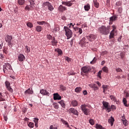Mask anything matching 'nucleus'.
Masks as SVG:
<instances>
[{"mask_svg":"<svg viewBox=\"0 0 129 129\" xmlns=\"http://www.w3.org/2000/svg\"><path fill=\"white\" fill-rule=\"evenodd\" d=\"M98 31L101 35H104L105 36H107V35H108L110 33L109 28L106 27L105 26H101L98 29Z\"/></svg>","mask_w":129,"mask_h":129,"instance_id":"nucleus-1","label":"nucleus"},{"mask_svg":"<svg viewBox=\"0 0 129 129\" xmlns=\"http://www.w3.org/2000/svg\"><path fill=\"white\" fill-rule=\"evenodd\" d=\"M91 71V67L90 66H87L83 67L81 68V74L82 76H88V74H89V72Z\"/></svg>","mask_w":129,"mask_h":129,"instance_id":"nucleus-2","label":"nucleus"},{"mask_svg":"<svg viewBox=\"0 0 129 129\" xmlns=\"http://www.w3.org/2000/svg\"><path fill=\"white\" fill-rule=\"evenodd\" d=\"M86 107H87L86 104H82L81 106V109H82L83 112H84V114L85 115H89V114H90V109L87 108Z\"/></svg>","mask_w":129,"mask_h":129,"instance_id":"nucleus-3","label":"nucleus"},{"mask_svg":"<svg viewBox=\"0 0 129 129\" xmlns=\"http://www.w3.org/2000/svg\"><path fill=\"white\" fill-rule=\"evenodd\" d=\"M63 29L66 32V36L67 37V39L69 40L70 38H72L73 35V33H72V31L68 27L64 26Z\"/></svg>","mask_w":129,"mask_h":129,"instance_id":"nucleus-4","label":"nucleus"},{"mask_svg":"<svg viewBox=\"0 0 129 129\" xmlns=\"http://www.w3.org/2000/svg\"><path fill=\"white\" fill-rule=\"evenodd\" d=\"M109 103L106 101H103V109H105L107 112H110L111 111V108H110V105H109Z\"/></svg>","mask_w":129,"mask_h":129,"instance_id":"nucleus-5","label":"nucleus"},{"mask_svg":"<svg viewBox=\"0 0 129 129\" xmlns=\"http://www.w3.org/2000/svg\"><path fill=\"white\" fill-rule=\"evenodd\" d=\"M75 3V0H71L70 1L67 2L62 1V5H63V6H66L67 7H72V5H74Z\"/></svg>","mask_w":129,"mask_h":129,"instance_id":"nucleus-6","label":"nucleus"},{"mask_svg":"<svg viewBox=\"0 0 129 129\" xmlns=\"http://www.w3.org/2000/svg\"><path fill=\"white\" fill-rule=\"evenodd\" d=\"M86 39H87L90 42H93L96 38H97V36L95 34H89L88 36H86Z\"/></svg>","mask_w":129,"mask_h":129,"instance_id":"nucleus-7","label":"nucleus"},{"mask_svg":"<svg viewBox=\"0 0 129 129\" xmlns=\"http://www.w3.org/2000/svg\"><path fill=\"white\" fill-rule=\"evenodd\" d=\"M44 7H47L49 11H50V12H52L54 10V7H53V6H52V4L50 3L49 2H46L43 4Z\"/></svg>","mask_w":129,"mask_h":129,"instance_id":"nucleus-8","label":"nucleus"},{"mask_svg":"<svg viewBox=\"0 0 129 129\" xmlns=\"http://www.w3.org/2000/svg\"><path fill=\"white\" fill-rule=\"evenodd\" d=\"M34 8V4H30V5H26V6L25 7V10L26 11H33Z\"/></svg>","mask_w":129,"mask_h":129,"instance_id":"nucleus-9","label":"nucleus"},{"mask_svg":"<svg viewBox=\"0 0 129 129\" xmlns=\"http://www.w3.org/2000/svg\"><path fill=\"white\" fill-rule=\"evenodd\" d=\"M86 38L85 37H83V38L80 40L79 44L82 47L85 46L86 44L88 43V42H86Z\"/></svg>","mask_w":129,"mask_h":129,"instance_id":"nucleus-10","label":"nucleus"},{"mask_svg":"<svg viewBox=\"0 0 129 129\" xmlns=\"http://www.w3.org/2000/svg\"><path fill=\"white\" fill-rule=\"evenodd\" d=\"M53 99L54 100H61V99H62V97H61L58 93H54Z\"/></svg>","mask_w":129,"mask_h":129,"instance_id":"nucleus-11","label":"nucleus"},{"mask_svg":"<svg viewBox=\"0 0 129 129\" xmlns=\"http://www.w3.org/2000/svg\"><path fill=\"white\" fill-rule=\"evenodd\" d=\"M69 111H71L72 113H73L75 115H79V112L74 108H70L69 109Z\"/></svg>","mask_w":129,"mask_h":129,"instance_id":"nucleus-12","label":"nucleus"},{"mask_svg":"<svg viewBox=\"0 0 129 129\" xmlns=\"http://www.w3.org/2000/svg\"><path fill=\"white\" fill-rule=\"evenodd\" d=\"M26 60V57H25V55L24 54L20 53L18 55V60L20 62H23V61H25Z\"/></svg>","mask_w":129,"mask_h":129,"instance_id":"nucleus-13","label":"nucleus"},{"mask_svg":"<svg viewBox=\"0 0 129 129\" xmlns=\"http://www.w3.org/2000/svg\"><path fill=\"white\" fill-rule=\"evenodd\" d=\"M40 93L42 95H46V96H49L50 95V93L47 91V90L44 89L40 90Z\"/></svg>","mask_w":129,"mask_h":129,"instance_id":"nucleus-14","label":"nucleus"},{"mask_svg":"<svg viewBox=\"0 0 129 129\" xmlns=\"http://www.w3.org/2000/svg\"><path fill=\"white\" fill-rule=\"evenodd\" d=\"M71 105L73 107H76L78 106V101L76 100H73L71 102Z\"/></svg>","mask_w":129,"mask_h":129,"instance_id":"nucleus-15","label":"nucleus"},{"mask_svg":"<svg viewBox=\"0 0 129 129\" xmlns=\"http://www.w3.org/2000/svg\"><path fill=\"white\" fill-rule=\"evenodd\" d=\"M33 93H34V91H33L32 88H28L27 90H26L24 92V94L32 95V94H33Z\"/></svg>","mask_w":129,"mask_h":129,"instance_id":"nucleus-16","label":"nucleus"},{"mask_svg":"<svg viewBox=\"0 0 129 129\" xmlns=\"http://www.w3.org/2000/svg\"><path fill=\"white\" fill-rule=\"evenodd\" d=\"M51 45L52 46H57V44H58V41H57V40H56V38H55V37H53L52 39H51Z\"/></svg>","mask_w":129,"mask_h":129,"instance_id":"nucleus-17","label":"nucleus"},{"mask_svg":"<svg viewBox=\"0 0 129 129\" xmlns=\"http://www.w3.org/2000/svg\"><path fill=\"white\" fill-rule=\"evenodd\" d=\"M54 51L55 52H57L58 53V56H62V55H63V51L59 48H55Z\"/></svg>","mask_w":129,"mask_h":129,"instance_id":"nucleus-18","label":"nucleus"},{"mask_svg":"<svg viewBox=\"0 0 129 129\" xmlns=\"http://www.w3.org/2000/svg\"><path fill=\"white\" fill-rule=\"evenodd\" d=\"M117 15H114L109 18V22H114L117 20Z\"/></svg>","mask_w":129,"mask_h":129,"instance_id":"nucleus-19","label":"nucleus"},{"mask_svg":"<svg viewBox=\"0 0 129 129\" xmlns=\"http://www.w3.org/2000/svg\"><path fill=\"white\" fill-rule=\"evenodd\" d=\"M108 122L111 125V126L113 125V122H114V118L111 116L110 118L108 119Z\"/></svg>","mask_w":129,"mask_h":129,"instance_id":"nucleus-20","label":"nucleus"},{"mask_svg":"<svg viewBox=\"0 0 129 129\" xmlns=\"http://www.w3.org/2000/svg\"><path fill=\"white\" fill-rule=\"evenodd\" d=\"M115 32V30H114V29H112V30L110 32V35L109 36V40H111V39H113L114 38Z\"/></svg>","mask_w":129,"mask_h":129,"instance_id":"nucleus-21","label":"nucleus"},{"mask_svg":"<svg viewBox=\"0 0 129 129\" xmlns=\"http://www.w3.org/2000/svg\"><path fill=\"white\" fill-rule=\"evenodd\" d=\"M67 9L65 6H63L62 5L59 6L58 7V11L60 12V13H63V12L66 11Z\"/></svg>","mask_w":129,"mask_h":129,"instance_id":"nucleus-22","label":"nucleus"},{"mask_svg":"<svg viewBox=\"0 0 129 129\" xmlns=\"http://www.w3.org/2000/svg\"><path fill=\"white\" fill-rule=\"evenodd\" d=\"M58 103H59L61 107L63 108H65L66 107V104H65V101H64V100H61L60 101L58 102Z\"/></svg>","mask_w":129,"mask_h":129,"instance_id":"nucleus-23","label":"nucleus"},{"mask_svg":"<svg viewBox=\"0 0 129 129\" xmlns=\"http://www.w3.org/2000/svg\"><path fill=\"white\" fill-rule=\"evenodd\" d=\"M89 87L92 88L94 90H97L98 89V87H97L95 84L89 85Z\"/></svg>","mask_w":129,"mask_h":129,"instance_id":"nucleus-24","label":"nucleus"},{"mask_svg":"<svg viewBox=\"0 0 129 129\" xmlns=\"http://www.w3.org/2000/svg\"><path fill=\"white\" fill-rule=\"evenodd\" d=\"M5 40L7 42H12V40H13V36L8 35Z\"/></svg>","mask_w":129,"mask_h":129,"instance_id":"nucleus-25","label":"nucleus"},{"mask_svg":"<svg viewBox=\"0 0 129 129\" xmlns=\"http://www.w3.org/2000/svg\"><path fill=\"white\" fill-rule=\"evenodd\" d=\"M102 87L103 89V93H105V94L106 93H105V92L107 91V89H108V86L103 85Z\"/></svg>","mask_w":129,"mask_h":129,"instance_id":"nucleus-26","label":"nucleus"},{"mask_svg":"<svg viewBox=\"0 0 129 129\" xmlns=\"http://www.w3.org/2000/svg\"><path fill=\"white\" fill-rule=\"evenodd\" d=\"M74 31H79V33H80V35H81L82 34V29L79 28V27H76L74 28Z\"/></svg>","mask_w":129,"mask_h":129,"instance_id":"nucleus-27","label":"nucleus"},{"mask_svg":"<svg viewBox=\"0 0 129 129\" xmlns=\"http://www.w3.org/2000/svg\"><path fill=\"white\" fill-rule=\"evenodd\" d=\"M4 66L6 67L7 68H8V69H9V70H12V66L9 63H8V62L5 63L4 64Z\"/></svg>","mask_w":129,"mask_h":129,"instance_id":"nucleus-28","label":"nucleus"},{"mask_svg":"<svg viewBox=\"0 0 129 129\" xmlns=\"http://www.w3.org/2000/svg\"><path fill=\"white\" fill-rule=\"evenodd\" d=\"M81 90H82V88L80 87H78L75 89V91L77 92V93H80Z\"/></svg>","mask_w":129,"mask_h":129,"instance_id":"nucleus-29","label":"nucleus"},{"mask_svg":"<svg viewBox=\"0 0 129 129\" xmlns=\"http://www.w3.org/2000/svg\"><path fill=\"white\" fill-rule=\"evenodd\" d=\"M3 72L4 73L7 74L9 72V68L3 65Z\"/></svg>","mask_w":129,"mask_h":129,"instance_id":"nucleus-30","label":"nucleus"},{"mask_svg":"<svg viewBox=\"0 0 129 129\" xmlns=\"http://www.w3.org/2000/svg\"><path fill=\"white\" fill-rule=\"evenodd\" d=\"M59 31H60V28L58 27L55 26L52 31V33H57V32H59Z\"/></svg>","mask_w":129,"mask_h":129,"instance_id":"nucleus-31","label":"nucleus"},{"mask_svg":"<svg viewBox=\"0 0 129 129\" xmlns=\"http://www.w3.org/2000/svg\"><path fill=\"white\" fill-rule=\"evenodd\" d=\"M93 3L94 4V6L95 8H97V9H98L99 7V3L97 2V0H93Z\"/></svg>","mask_w":129,"mask_h":129,"instance_id":"nucleus-32","label":"nucleus"},{"mask_svg":"<svg viewBox=\"0 0 129 129\" xmlns=\"http://www.w3.org/2000/svg\"><path fill=\"white\" fill-rule=\"evenodd\" d=\"M85 11H87L88 12L89 10H90V5L89 4H87L84 6Z\"/></svg>","mask_w":129,"mask_h":129,"instance_id":"nucleus-33","label":"nucleus"},{"mask_svg":"<svg viewBox=\"0 0 129 129\" xmlns=\"http://www.w3.org/2000/svg\"><path fill=\"white\" fill-rule=\"evenodd\" d=\"M61 122H62L63 124L67 125V127H69V124L68 123V122L66 121L64 119H61Z\"/></svg>","mask_w":129,"mask_h":129,"instance_id":"nucleus-34","label":"nucleus"},{"mask_svg":"<svg viewBox=\"0 0 129 129\" xmlns=\"http://www.w3.org/2000/svg\"><path fill=\"white\" fill-rule=\"evenodd\" d=\"M102 70L104 72L107 73L108 72V68H107V67H106V66H104L102 68Z\"/></svg>","mask_w":129,"mask_h":129,"instance_id":"nucleus-35","label":"nucleus"},{"mask_svg":"<svg viewBox=\"0 0 129 129\" xmlns=\"http://www.w3.org/2000/svg\"><path fill=\"white\" fill-rule=\"evenodd\" d=\"M52 105L55 109H58V108H59V105L56 102L53 103Z\"/></svg>","mask_w":129,"mask_h":129,"instance_id":"nucleus-36","label":"nucleus"},{"mask_svg":"<svg viewBox=\"0 0 129 129\" xmlns=\"http://www.w3.org/2000/svg\"><path fill=\"white\" fill-rule=\"evenodd\" d=\"M18 3L20 6H23L25 4V0H18Z\"/></svg>","mask_w":129,"mask_h":129,"instance_id":"nucleus-37","label":"nucleus"},{"mask_svg":"<svg viewBox=\"0 0 129 129\" xmlns=\"http://www.w3.org/2000/svg\"><path fill=\"white\" fill-rule=\"evenodd\" d=\"M37 32H40L41 31H42V27L40 26H37L35 28Z\"/></svg>","mask_w":129,"mask_h":129,"instance_id":"nucleus-38","label":"nucleus"},{"mask_svg":"<svg viewBox=\"0 0 129 129\" xmlns=\"http://www.w3.org/2000/svg\"><path fill=\"white\" fill-rule=\"evenodd\" d=\"M26 25L27 27H28V28H30V29H32L33 27V24L31 22H28Z\"/></svg>","mask_w":129,"mask_h":129,"instance_id":"nucleus-39","label":"nucleus"},{"mask_svg":"<svg viewBox=\"0 0 129 129\" xmlns=\"http://www.w3.org/2000/svg\"><path fill=\"white\" fill-rule=\"evenodd\" d=\"M34 124L33 122H30L28 123V126H29V127H30L31 128H33V127H34Z\"/></svg>","mask_w":129,"mask_h":129,"instance_id":"nucleus-40","label":"nucleus"},{"mask_svg":"<svg viewBox=\"0 0 129 129\" xmlns=\"http://www.w3.org/2000/svg\"><path fill=\"white\" fill-rule=\"evenodd\" d=\"M37 24H38V25H46V22H45V21H38Z\"/></svg>","mask_w":129,"mask_h":129,"instance_id":"nucleus-41","label":"nucleus"},{"mask_svg":"<svg viewBox=\"0 0 129 129\" xmlns=\"http://www.w3.org/2000/svg\"><path fill=\"white\" fill-rule=\"evenodd\" d=\"M96 61H97V58H96V57H94L93 59L90 62V63L95 64V63H96Z\"/></svg>","mask_w":129,"mask_h":129,"instance_id":"nucleus-42","label":"nucleus"},{"mask_svg":"<svg viewBox=\"0 0 129 129\" xmlns=\"http://www.w3.org/2000/svg\"><path fill=\"white\" fill-rule=\"evenodd\" d=\"M110 98L113 101H116V98L114 97L113 95H110Z\"/></svg>","mask_w":129,"mask_h":129,"instance_id":"nucleus-43","label":"nucleus"},{"mask_svg":"<svg viewBox=\"0 0 129 129\" xmlns=\"http://www.w3.org/2000/svg\"><path fill=\"white\" fill-rule=\"evenodd\" d=\"M60 88L62 91H64V90H66V87L64 86L63 85H60Z\"/></svg>","mask_w":129,"mask_h":129,"instance_id":"nucleus-44","label":"nucleus"},{"mask_svg":"<svg viewBox=\"0 0 129 129\" xmlns=\"http://www.w3.org/2000/svg\"><path fill=\"white\" fill-rule=\"evenodd\" d=\"M75 25V24L74 23V24H73V23H70L69 24H68V26H67V27H68V28H71V27H72V28H73V27H74V25Z\"/></svg>","mask_w":129,"mask_h":129,"instance_id":"nucleus-45","label":"nucleus"},{"mask_svg":"<svg viewBox=\"0 0 129 129\" xmlns=\"http://www.w3.org/2000/svg\"><path fill=\"white\" fill-rule=\"evenodd\" d=\"M8 90H9V91H10V92L13 93L14 90H13V89L12 88V87H11V86H10L9 87H7Z\"/></svg>","mask_w":129,"mask_h":129,"instance_id":"nucleus-46","label":"nucleus"},{"mask_svg":"<svg viewBox=\"0 0 129 129\" xmlns=\"http://www.w3.org/2000/svg\"><path fill=\"white\" fill-rule=\"evenodd\" d=\"M110 108H111V109H112V110H114L116 109V106H115V105H111L110 106Z\"/></svg>","mask_w":129,"mask_h":129,"instance_id":"nucleus-47","label":"nucleus"},{"mask_svg":"<svg viewBox=\"0 0 129 129\" xmlns=\"http://www.w3.org/2000/svg\"><path fill=\"white\" fill-rule=\"evenodd\" d=\"M25 48H26V53H30V47H29L28 46L26 45L25 46Z\"/></svg>","mask_w":129,"mask_h":129,"instance_id":"nucleus-48","label":"nucleus"},{"mask_svg":"<svg viewBox=\"0 0 129 129\" xmlns=\"http://www.w3.org/2000/svg\"><path fill=\"white\" fill-rule=\"evenodd\" d=\"M5 85H6V87H9V86H11V83H10V82H9V81H6Z\"/></svg>","mask_w":129,"mask_h":129,"instance_id":"nucleus-49","label":"nucleus"},{"mask_svg":"<svg viewBox=\"0 0 129 129\" xmlns=\"http://www.w3.org/2000/svg\"><path fill=\"white\" fill-rule=\"evenodd\" d=\"M101 73H102V71H100L97 74V76L99 78H101Z\"/></svg>","mask_w":129,"mask_h":129,"instance_id":"nucleus-50","label":"nucleus"},{"mask_svg":"<svg viewBox=\"0 0 129 129\" xmlns=\"http://www.w3.org/2000/svg\"><path fill=\"white\" fill-rule=\"evenodd\" d=\"M115 6L116 7H120L121 6V2L120 1L116 2Z\"/></svg>","mask_w":129,"mask_h":129,"instance_id":"nucleus-51","label":"nucleus"},{"mask_svg":"<svg viewBox=\"0 0 129 129\" xmlns=\"http://www.w3.org/2000/svg\"><path fill=\"white\" fill-rule=\"evenodd\" d=\"M122 122H123V124H124V125H125V126H126L127 125H128V123H127V120H125L123 121Z\"/></svg>","mask_w":129,"mask_h":129,"instance_id":"nucleus-52","label":"nucleus"},{"mask_svg":"<svg viewBox=\"0 0 129 129\" xmlns=\"http://www.w3.org/2000/svg\"><path fill=\"white\" fill-rule=\"evenodd\" d=\"M47 38L48 40H52V39L53 38V37L50 34H47Z\"/></svg>","mask_w":129,"mask_h":129,"instance_id":"nucleus-53","label":"nucleus"},{"mask_svg":"<svg viewBox=\"0 0 129 129\" xmlns=\"http://www.w3.org/2000/svg\"><path fill=\"white\" fill-rule=\"evenodd\" d=\"M89 123L91 124V125H93L94 124V121L92 119H90L89 120Z\"/></svg>","mask_w":129,"mask_h":129,"instance_id":"nucleus-54","label":"nucleus"},{"mask_svg":"<svg viewBox=\"0 0 129 129\" xmlns=\"http://www.w3.org/2000/svg\"><path fill=\"white\" fill-rule=\"evenodd\" d=\"M66 60L69 63V62H71V58L68 56H66L65 57Z\"/></svg>","mask_w":129,"mask_h":129,"instance_id":"nucleus-55","label":"nucleus"},{"mask_svg":"<svg viewBox=\"0 0 129 129\" xmlns=\"http://www.w3.org/2000/svg\"><path fill=\"white\" fill-rule=\"evenodd\" d=\"M118 12L119 14H121L122 13V8L119 7L118 9Z\"/></svg>","mask_w":129,"mask_h":129,"instance_id":"nucleus-56","label":"nucleus"},{"mask_svg":"<svg viewBox=\"0 0 129 129\" xmlns=\"http://www.w3.org/2000/svg\"><path fill=\"white\" fill-rule=\"evenodd\" d=\"M30 5H35V0H28Z\"/></svg>","mask_w":129,"mask_h":129,"instance_id":"nucleus-57","label":"nucleus"},{"mask_svg":"<svg viewBox=\"0 0 129 129\" xmlns=\"http://www.w3.org/2000/svg\"><path fill=\"white\" fill-rule=\"evenodd\" d=\"M7 43L8 44V46H9L10 48L13 47V43H12V41L7 42Z\"/></svg>","mask_w":129,"mask_h":129,"instance_id":"nucleus-58","label":"nucleus"},{"mask_svg":"<svg viewBox=\"0 0 129 129\" xmlns=\"http://www.w3.org/2000/svg\"><path fill=\"white\" fill-rule=\"evenodd\" d=\"M33 121H34V122H35V123H38V122L39 121V118H34Z\"/></svg>","mask_w":129,"mask_h":129,"instance_id":"nucleus-59","label":"nucleus"},{"mask_svg":"<svg viewBox=\"0 0 129 129\" xmlns=\"http://www.w3.org/2000/svg\"><path fill=\"white\" fill-rule=\"evenodd\" d=\"M121 39H122V36H120L117 39V41L119 42V43H120V42H121Z\"/></svg>","mask_w":129,"mask_h":129,"instance_id":"nucleus-60","label":"nucleus"},{"mask_svg":"<svg viewBox=\"0 0 129 129\" xmlns=\"http://www.w3.org/2000/svg\"><path fill=\"white\" fill-rule=\"evenodd\" d=\"M116 71L117 72H122V70H121V69L118 68L117 69H116Z\"/></svg>","mask_w":129,"mask_h":129,"instance_id":"nucleus-61","label":"nucleus"},{"mask_svg":"<svg viewBox=\"0 0 129 129\" xmlns=\"http://www.w3.org/2000/svg\"><path fill=\"white\" fill-rule=\"evenodd\" d=\"M121 118L122 121H123L124 120H126V119H125V116H124V114H123V115L121 116Z\"/></svg>","mask_w":129,"mask_h":129,"instance_id":"nucleus-62","label":"nucleus"},{"mask_svg":"<svg viewBox=\"0 0 129 129\" xmlns=\"http://www.w3.org/2000/svg\"><path fill=\"white\" fill-rule=\"evenodd\" d=\"M49 128H50V129H58V128H57V127H54V126H53V125H52L50 126Z\"/></svg>","mask_w":129,"mask_h":129,"instance_id":"nucleus-63","label":"nucleus"},{"mask_svg":"<svg viewBox=\"0 0 129 129\" xmlns=\"http://www.w3.org/2000/svg\"><path fill=\"white\" fill-rule=\"evenodd\" d=\"M3 53H4V54H8V52L7 51V49L4 48L3 49Z\"/></svg>","mask_w":129,"mask_h":129,"instance_id":"nucleus-64","label":"nucleus"}]
</instances>
